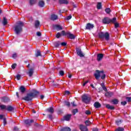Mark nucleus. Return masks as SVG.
I'll use <instances>...</instances> for the list:
<instances>
[{"instance_id":"e433bc0d","label":"nucleus","mask_w":131,"mask_h":131,"mask_svg":"<svg viewBox=\"0 0 131 131\" xmlns=\"http://www.w3.org/2000/svg\"><path fill=\"white\" fill-rule=\"evenodd\" d=\"M72 113H73V115H75V114H76V113H78V110L77 108L74 109L72 111Z\"/></svg>"},{"instance_id":"0eeeda50","label":"nucleus","mask_w":131,"mask_h":131,"mask_svg":"<svg viewBox=\"0 0 131 131\" xmlns=\"http://www.w3.org/2000/svg\"><path fill=\"white\" fill-rule=\"evenodd\" d=\"M76 52L78 56H79V57H84V55L83 54V53H82V51H81V49L80 48H76Z\"/></svg>"},{"instance_id":"49530a36","label":"nucleus","mask_w":131,"mask_h":131,"mask_svg":"<svg viewBox=\"0 0 131 131\" xmlns=\"http://www.w3.org/2000/svg\"><path fill=\"white\" fill-rule=\"evenodd\" d=\"M72 2H71L70 0H66V5H68V4H70V5H71V3Z\"/></svg>"},{"instance_id":"1a4fd4ad","label":"nucleus","mask_w":131,"mask_h":131,"mask_svg":"<svg viewBox=\"0 0 131 131\" xmlns=\"http://www.w3.org/2000/svg\"><path fill=\"white\" fill-rule=\"evenodd\" d=\"M65 35H66V32L65 31H62L61 33L60 32L57 33L56 35V37L57 38H60L61 36H65Z\"/></svg>"},{"instance_id":"f704fd0d","label":"nucleus","mask_w":131,"mask_h":131,"mask_svg":"<svg viewBox=\"0 0 131 131\" xmlns=\"http://www.w3.org/2000/svg\"><path fill=\"white\" fill-rule=\"evenodd\" d=\"M115 131H124V128L123 127H119Z\"/></svg>"},{"instance_id":"dca6fc26","label":"nucleus","mask_w":131,"mask_h":131,"mask_svg":"<svg viewBox=\"0 0 131 131\" xmlns=\"http://www.w3.org/2000/svg\"><path fill=\"white\" fill-rule=\"evenodd\" d=\"M38 6L40 7V8H43L45 7V1L42 0H40L38 2Z\"/></svg>"},{"instance_id":"37998d69","label":"nucleus","mask_w":131,"mask_h":131,"mask_svg":"<svg viewBox=\"0 0 131 131\" xmlns=\"http://www.w3.org/2000/svg\"><path fill=\"white\" fill-rule=\"evenodd\" d=\"M126 100L127 101V102H131V97H126Z\"/></svg>"},{"instance_id":"774afa93","label":"nucleus","mask_w":131,"mask_h":131,"mask_svg":"<svg viewBox=\"0 0 131 131\" xmlns=\"http://www.w3.org/2000/svg\"><path fill=\"white\" fill-rule=\"evenodd\" d=\"M43 98H45V96H43V95L40 96V99H43Z\"/></svg>"},{"instance_id":"39448f33","label":"nucleus","mask_w":131,"mask_h":131,"mask_svg":"<svg viewBox=\"0 0 131 131\" xmlns=\"http://www.w3.org/2000/svg\"><path fill=\"white\" fill-rule=\"evenodd\" d=\"M35 97V94L33 93H28L25 97L22 98L24 101H32L33 98Z\"/></svg>"},{"instance_id":"c756f323","label":"nucleus","mask_w":131,"mask_h":131,"mask_svg":"<svg viewBox=\"0 0 131 131\" xmlns=\"http://www.w3.org/2000/svg\"><path fill=\"white\" fill-rule=\"evenodd\" d=\"M101 86H102L103 90L105 91V92H107V88L105 86V83H101Z\"/></svg>"},{"instance_id":"aec40b11","label":"nucleus","mask_w":131,"mask_h":131,"mask_svg":"<svg viewBox=\"0 0 131 131\" xmlns=\"http://www.w3.org/2000/svg\"><path fill=\"white\" fill-rule=\"evenodd\" d=\"M35 28H38L40 26V23L38 20L35 21Z\"/></svg>"},{"instance_id":"a211bd4d","label":"nucleus","mask_w":131,"mask_h":131,"mask_svg":"<svg viewBox=\"0 0 131 131\" xmlns=\"http://www.w3.org/2000/svg\"><path fill=\"white\" fill-rule=\"evenodd\" d=\"M106 108L110 109V110H115V107L113 105H110V104H107L105 105Z\"/></svg>"},{"instance_id":"a878e982","label":"nucleus","mask_w":131,"mask_h":131,"mask_svg":"<svg viewBox=\"0 0 131 131\" xmlns=\"http://www.w3.org/2000/svg\"><path fill=\"white\" fill-rule=\"evenodd\" d=\"M2 23H3V25H4V26L7 25L8 24V20L7 19V18L6 17H4Z\"/></svg>"},{"instance_id":"b1692460","label":"nucleus","mask_w":131,"mask_h":131,"mask_svg":"<svg viewBox=\"0 0 131 131\" xmlns=\"http://www.w3.org/2000/svg\"><path fill=\"white\" fill-rule=\"evenodd\" d=\"M71 116H72L71 114L66 115V121H70V119H71Z\"/></svg>"},{"instance_id":"338daca9","label":"nucleus","mask_w":131,"mask_h":131,"mask_svg":"<svg viewBox=\"0 0 131 131\" xmlns=\"http://www.w3.org/2000/svg\"><path fill=\"white\" fill-rule=\"evenodd\" d=\"M18 127H14V130H16V131H17V130H18Z\"/></svg>"},{"instance_id":"58836bf2","label":"nucleus","mask_w":131,"mask_h":131,"mask_svg":"<svg viewBox=\"0 0 131 131\" xmlns=\"http://www.w3.org/2000/svg\"><path fill=\"white\" fill-rule=\"evenodd\" d=\"M71 5L73 6V8H76L78 7V5L77 4H75L74 2H72Z\"/></svg>"},{"instance_id":"7c9ffc66","label":"nucleus","mask_w":131,"mask_h":131,"mask_svg":"<svg viewBox=\"0 0 131 131\" xmlns=\"http://www.w3.org/2000/svg\"><path fill=\"white\" fill-rule=\"evenodd\" d=\"M105 12L106 14H110L111 13V9L110 8H107L105 9Z\"/></svg>"},{"instance_id":"de8ad7c7","label":"nucleus","mask_w":131,"mask_h":131,"mask_svg":"<svg viewBox=\"0 0 131 131\" xmlns=\"http://www.w3.org/2000/svg\"><path fill=\"white\" fill-rule=\"evenodd\" d=\"M16 66H17V64L16 63H14L11 66V68L12 69H15V68H16Z\"/></svg>"},{"instance_id":"f8f14e48","label":"nucleus","mask_w":131,"mask_h":131,"mask_svg":"<svg viewBox=\"0 0 131 131\" xmlns=\"http://www.w3.org/2000/svg\"><path fill=\"white\" fill-rule=\"evenodd\" d=\"M34 73V70L33 69H30L28 70V72H27V74L29 75V76L30 77H31L32 75H33V74Z\"/></svg>"},{"instance_id":"bf43d9fd","label":"nucleus","mask_w":131,"mask_h":131,"mask_svg":"<svg viewBox=\"0 0 131 131\" xmlns=\"http://www.w3.org/2000/svg\"><path fill=\"white\" fill-rule=\"evenodd\" d=\"M70 92L69 91H66V95H70Z\"/></svg>"},{"instance_id":"4be33fe9","label":"nucleus","mask_w":131,"mask_h":131,"mask_svg":"<svg viewBox=\"0 0 131 131\" xmlns=\"http://www.w3.org/2000/svg\"><path fill=\"white\" fill-rule=\"evenodd\" d=\"M57 19H58V16L55 14L51 15V20H52L53 21H55V20H57Z\"/></svg>"},{"instance_id":"680f3d73","label":"nucleus","mask_w":131,"mask_h":131,"mask_svg":"<svg viewBox=\"0 0 131 131\" xmlns=\"http://www.w3.org/2000/svg\"><path fill=\"white\" fill-rule=\"evenodd\" d=\"M60 131H66V127L61 128Z\"/></svg>"},{"instance_id":"13d9d810","label":"nucleus","mask_w":131,"mask_h":131,"mask_svg":"<svg viewBox=\"0 0 131 131\" xmlns=\"http://www.w3.org/2000/svg\"><path fill=\"white\" fill-rule=\"evenodd\" d=\"M73 107H76V104H75V103L74 102H73L71 103Z\"/></svg>"},{"instance_id":"e2e57ef3","label":"nucleus","mask_w":131,"mask_h":131,"mask_svg":"<svg viewBox=\"0 0 131 131\" xmlns=\"http://www.w3.org/2000/svg\"><path fill=\"white\" fill-rule=\"evenodd\" d=\"M66 105L67 106H68V107H69L70 106V102H67Z\"/></svg>"},{"instance_id":"72a5a7b5","label":"nucleus","mask_w":131,"mask_h":131,"mask_svg":"<svg viewBox=\"0 0 131 131\" xmlns=\"http://www.w3.org/2000/svg\"><path fill=\"white\" fill-rule=\"evenodd\" d=\"M0 108L2 110H7V106L5 105H0Z\"/></svg>"},{"instance_id":"3c124183","label":"nucleus","mask_w":131,"mask_h":131,"mask_svg":"<svg viewBox=\"0 0 131 131\" xmlns=\"http://www.w3.org/2000/svg\"><path fill=\"white\" fill-rule=\"evenodd\" d=\"M8 99L7 98L4 97L3 98V100L4 101V102H8Z\"/></svg>"},{"instance_id":"a18cd8bd","label":"nucleus","mask_w":131,"mask_h":131,"mask_svg":"<svg viewBox=\"0 0 131 131\" xmlns=\"http://www.w3.org/2000/svg\"><path fill=\"white\" fill-rule=\"evenodd\" d=\"M12 58L13 59H16V58H17V53H14L13 55H12Z\"/></svg>"},{"instance_id":"9b49d317","label":"nucleus","mask_w":131,"mask_h":131,"mask_svg":"<svg viewBox=\"0 0 131 131\" xmlns=\"http://www.w3.org/2000/svg\"><path fill=\"white\" fill-rule=\"evenodd\" d=\"M79 128L81 131H88L89 129H88V127L86 126H84L82 124L79 125Z\"/></svg>"},{"instance_id":"603ef678","label":"nucleus","mask_w":131,"mask_h":131,"mask_svg":"<svg viewBox=\"0 0 131 131\" xmlns=\"http://www.w3.org/2000/svg\"><path fill=\"white\" fill-rule=\"evenodd\" d=\"M72 18V15H70L69 16L67 17V20H70Z\"/></svg>"},{"instance_id":"a19ab883","label":"nucleus","mask_w":131,"mask_h":131,"mask_svg":"<svg viewBox=\"0 0 131 131\" xmlns=\"http://www.w3.org/2000/svg\"><path fill=\"white\" fill-rule=\"evenodd\" d=\"M40 55V51H37L35 54L36 57H39Z\"/></svg>"},{"instance_id":"c85d7f7f","label":"nucleus","mask_w":131,"mask_h":131,"mask_svg":"<svg viewBox=\"0 0 131 131\" xmlns=\"http://www.w3.org/2000/svg\"><path fill=\"white\" fill-rule=\"evenodd\" d=\"M13 110L14 108H13V107L11 106H7L6 110H7V111L11 112V111H13Z\"/></svg>"},{"instance_id":"4d7b16f0","label":"nucleus","mask_w":131,"mask_h":131,"mask_svg":"<svg viewBox=\"0 0 131 131\" xmlns=\"http://www.w3.org/2000/svg\"><path fill=\"white\" fill-rule=\"evenodd\" d=\"M61 46H62V47H65L66 46V42H63L61 43Z\"/></svg>"},{"instance_id":"f3484780","label":"nucleus","mask_w":131,"mask_h":131,"mask_svg":"<svg viewBox=\"0 0 131 131\" xmlns=\"http://www.w3.org/2000/svg\"><path fill=\"white\" fill-rule=\"evenodd\" d=\"M54 28L55 29H56V30H57V31H59V30H62L63 29L62 27H61V26H60L59 25H54Z\"/></svg>"},{"instance_id":"393cba45","label":"nucleus","mask_w":131,"mask_h":131,"mask_svg":"<svg viewBox=\"0 0 131 131\" xmlns=\"http://www.w3.org/2000/svg\"><path fill=\"white\" fill-rule=\"evenodd\" d=\"M113 95H114L113 92H107L105 94V96L106 97H108V98L111 97L112 96H113Z\"/></svg>"},{"instance_id":"864d4df0","label":"nucleus","mask_w":131,"mask_h":131,"mask_svg":"<svg viewBox=\"0 0 131 131\" xmlns=\"http://www.w3.org/2000/svg\"><path fill=\"white\" fill-rule=\"evenodd\" d=\"M36 34L37 36H41V33L40 32H37Z\"/></svg>"},{"instance_id":"f257e3e1","label":"nucleus","mask_w":131,"mask_h":131,"mask_svg":"<svg viewBox=\"0 0 131 131\" xmlns=\"http://www.w3.org/2000/svg\"><path fill=\"white\" fill-rule=\"evenodd\" d=\"M24 26V24L22 21H18L16 23L14 27V31L16 34H19L22 32V27Z\"/></svg>"},{"instance_id":"5fc2aeb1","label":"nucleus","mask_w":131,"mask_h":131,"mask_svg":"<svg viewBox=\"0 0 131 131\" xmlns=\"http://www.w3.org/2000/svg\"><path fill=\"white\" fill-rule=\"evenodd\" d=\"M68 74L69 78H71V77H72V74H70V73H68Z\"/></svg>"},{"instance_id":"c03bdc74","label":"nucleus","mask_w":131,"mask_h":131,"mask_svg":"<svg viewBox=\"0 0 131 131\" xmlns=\"http://www.w3.org/2000/svg\"><path fill=\"white\" fill-rule=\"evenodd\" d=\"M118 27H119V24L117 23H115V28H118Z\"/></svg>"},{"instance_id":"c9c22d12","label":"nucleus","mask_w":131,"mask_h":131,"mask_svg":"<svg viewBox=\"0 0 131 131\" xmlns=\"http://www.w3.org/2000/svg\"><path fill=\"white\" fill-rule=\"evenodd\" d=\"M20 92L23 94V93L25 92V88L23 86H20Z\"/></svg>"},{"instance_id":"ea45409f","label":"nucleus","mask_w":131,"mask_h":131,"mask_svg":"<svg viewBox=\"0 0 131 131\" xmlns=\"http://www.w3.org/2000/svg\"><path fill=\"white\" fill-rule=\"evenodd\" d=\"M59 3L60 4H66V0H59Z\"/></svg>"},{"instance_id":"6e6d98bb","label":"nucleus","mask_w":131,"mask_h":131,"mask_svg":"<svg viewBox=\"0 0 131 131\" xmlns=\"http://www.w3.org/2000/svg\"><path fill=\"white\" fill-rule=\"evenodd\" d=\"M66 131H71V128L69 127H66Z\"/></svg>"},{"instance_id":"2f4dec72","label":"nucleus","mask_w":131,"mask_h":131,"mask_svg":"<svg viewBox=\"0 0 131 131\" xmlns=\"http://www.w3.org/2000/svg\"><path fill=\"white\" fill-rule=\"evenodd\" d=\"M47 111L50 112V113H54V108L53 107H50L47 109Z\"/></svg>"},{"instance_id":"8fccbe9b","label":"nucleus","mask_w":131,"mask_h":131,"mask_svg":"<svg viewBox=\"0 0 131 131\" xmlns=\"http://www.w3.org/2000/svg\"><path fill=\"white\" fill-rule=\"evenodd\" d=\"M59 74H60V75H61V76H63V75H64V71H60Z\"/></svg>"},{"instance_id":"412c9836","label":"nucleus","mask_w":131,"mask_h":131,"mask_svg":"<svg viewBox=\"0 0 131 131\" xmlns=\"http://www.w3.org/2000/svg\"><path fill=\"white\" fill-rule=\"evenodd\" d=\"M116 125L119 126L123 122V120L121 119H118L115 121Z\"/></svg>"},{"instance_id":"6e6552de","label":"nucleus","mask_w":131,"mask_h":131,"mask_svg":"<svg viewBox=\"0 0 131 131\" xmlns=\"http://www.w3.org/2000/svg\"><path fill=\"white\" fill-rule=\"evenodd\" d=\"M66 36L68 38H70V39H75V35L73 34H71L69 32H66Z\"/></svg>"},{"instance_id":"cd10ccee","label":"nucleus","mask_w":131,"mask_h":131,"mask_svg":"<svg viewBox=\"0 0 131 131\" xmlns=\"http://www.w3.org/2000/svg\"><path fill=\"white\" fill-rule=\"evenodd\" d=\"M85 124L86 125V126H89L92 124V122L90 120H86L85 121Z\"/></svg>"},{"instance_id":"20e7f679","label":"nucleus","mask_w":131,"mask_h":131,"mask_svg":"<svg viewBox=\"0 0 131 131\" xmlns=\"http://www.w3.org/2000/svg\"><path fill=\"white\" fill-rule=\"evenodd\" d=\"M116 17H114L113 18L111 19L108 17H105L102 20V22L103 24H110V23L114 24L116 23Z\"/></svg>"},{"instance_id":"9d476101","label":"nucleus","mask_w":131,"mask_h":131,"mask_svg":"<svg viewBox=\"0 0 131 131\" xmlns=\"http://www.w3.org/2000/svg\"><path fill=\"white\" fill-rule=\"evenodd\" d=\"M94 27V25L89 23L86 24L85 29L86 30H91V29H93Z\"/></svg>"},{"instance_id":"ddd939ff","label":"nucleus","mask_w":131,"mask_h":131,"mask_svg":"<svg viewBox=\"0 0 131 131\" xmlns=\"http://www.w3.org/2000/svg\"><path fill=\"white\" fill-rule=\"evenodd\" d=\"M103 58H104V54H97V60L98 61V62H100V61H101L102 59H103Z\"/></svg>"},{"instance_id":"09e8293b","label":"nucleus","mask_w":131,"mask_h":131,"mask_svg":"<svg viewBox=\"0 0 131 131\" xmlns=\"http://www.w3.org/2000/svg\"><path fill=\"white\" fill-rule=\"evenodd\" d=\"M16 78L17 79V80H20V78H21V75L18 74L16 76Z\"/></svg>"},{"instance_id":"423d86ee","label":"nucleus","mask_w":131,"mask_h":131,"mask_svg":"<svg viewBox=\"0 0 131 131\" xmlns=\"http://www.w3.org/2000/svg\"><path fill=\"white\" fill-rule=\"evenodd\" d=\"M92 98L87 94H84L82 96V101L85 104H89Z\"/></svg>"},{"instance_id":"79ce46f5","label":"nucleus","mask_w":131,"mask_h":131,"mask_svg":"<svg viewBox=\"0 0 131 131\" xmlns=\"http://www.w3.org/2000/svg\"><path fill=\"white\" fill-rule=\"evenodd\" d=\"M121 105H122V106H125V105H126V104H127V102L126 101H122L121 102Z\"/></svg>"},{"instance_id":"7ed1b4c3","label":"nucleus","mask_w":131,"mask_h":131,"mask_svg":"<svg viewBox=\"0 0 131 131\" xmlns=\"http://www.w3.org/2000/svg\"><path fill=\"white\" fill-rule=\"evenodd\" d=\"M95 72L96 73L94 74V76L97 80H99L100 77H101V79H105L106 78V74H104V71H99L98 70H96ZM100 73L102 74L101 76V75H100Z\"/></svg>"},{"instance_id":"f03ea898","label":"nucleus","mask_w":131,"mask_h":131,"mask_svg":"<svg viewBox=\"0 0 131 131\" xmlns=\"http://www.w3.org/2000/svg\"><path fill=\"white\" fill-rule=\"evenodd\" d=\"M98 37L100 38V39H104V38H105V40L108 41L109 39H110V34L109 33H108V32L105 33L103 32H100L98 33Z\"/></svg>"},{"instance_id":"052dcab7","label":"nucleus","mask_w":131,"mask_h":131,"mask_svg":"<svg viewBox=\"0 0 131 131\" xmlns=\"http://www.w3.org/2000/svg\"><path fill=\"white\" fill-rule=\"evenodd\" d=\"M7 124V121H6V119H4V125H6V124Z\"/></svg>"},{"instance_id":"0e129e2a","label":"nucleus","mask_w":131,"mask_h":131,"mask_svg":"<svg viewBox=\"0 0 131 131\" xmlns=\"http://www.w3.org/2000/svg\"><path fill=\"white\" fill-rule=\"evenodd\" d=\"M89 82V81H86L83 84V86H84L86 83Z\"/></svg>"},{"instance_id":"4c0bfd02","label":"nucleus","mask_w":131,"mask_h":131,"mask_svg":"<svg viewBox=\"0 0 131 131\" xmlns=\"http://www.w3.org/2000/svg\"><path fill=\"white\" fill-rule=\"evenodd\" d=\"M85 114H86V115H91L92 112L90 110H86L85 111Z\"/></svg>"},{"instance_id":"bb28decb","label":"nucleus","mask_w":131,"mask_h":131,"mask_svg":"<svg viewBox=\"0 0 131 131\" xmlns=\"http://www.w3.org/2000/svg\"><path fill=\"white\" fill-rule=\"evenodd\" d=\"M36 3V0H30L29 4L31 6H33Z\"/></svg>"},{"instance_id":"4468645a","label":"nucleus","mask_w":131,"mask_h":131,"mask_svg":"<svg viewBox=\"0 0 131 131\" xmlns=\"http://www.w3.org/2000/svg\"><path fill=\"white\" fill-rule=\"evenodd\" d=\"M24 122L25 124L27 125V126H29V125H30V124L33 122V120H25Z\"/></svg>"},{"instance_id":"473e14b6","label":"nucleus","mask_w":131,"mask_h":131,"mask_svg":"<svg viewBox=\"0 0 131 131\" xmlns=\"http://www.w3.org/2000/svg\"><path fill=\"white\" fill-rule=\"evenodd\" d=\"M54 47H55V48H58V47H59V46H60V42L59 41L54 42Z\"/></svg>"},{"instance_id":"69168bd1","label":"nucleus","mask_w":131,"mask_h":131,"mask_svg":"<svg viewBox=\"0 0 131 131\" xmlns=\"http://www.w3.org/2000/svg\"><path fill=\"white\" fill-rule=\"evenodd\" d=\"M49 118H50V119H53V116L51 115H49Z\"/></svg>"},{"instance_id":"2eb2a0df","label":"nucleus","mask_w":131,"mask_h":131,"mask_svg":"<svg viewBox=\"0 0 131 131\" xmlns=\"http://www.w3.org/2000/svg\"><path fill=\"white\" fill-rule=\"evenodd\" d=\"M102 105H101V103L99 102H95L94 104V107L96 108V109H99V108H101V106Z\"/></svg>"},{"instance_id":"5701e85b","label":"nucleus","mask_w":131,"mask_h":131,"mask_svg":"<svg viewBox=\"0 0 131 131\" xmlns=\"http://www.w3.org/2000/svg\"><path fill=\"white\" fill-rule=\"evenodd\" d=\"M97 9L98 10H101V9H102V3L101 2L97 3Z\"/></svg>"},{"instance_id":"6ab92c4d","label":"nucleus","mask_w":131,"mask_h":131,"mask_svg":"<svg viewBox=\"0 0 131 131\" xmlns=\"http://www.w3.org/2000/svg\"><path fill=\"white\" fill-rule=\"evenodd\" d=\"M111 103H112L113 105H117L119 103V100L117 99H114L111 100Z\"/></svg>"}]
</instances>
